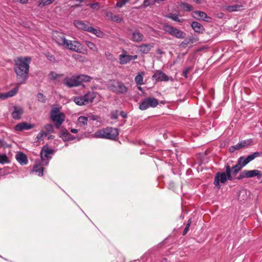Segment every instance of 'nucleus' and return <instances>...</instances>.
I'll list each match as a JSON object with an SVG mask.
<instances>
[{
  "mask_svg": "<svg viewBox=\"0 0 262 262\" xmlns=\"http://www.w3.org/2000/svg\"><path fill=\"white\" fill-rule=\"evenodd\" d=\"M31 60L29 57H18L15 60L14 71L20 84L25 83L28 78Z\"/></svg>",
  "mask_w": 262,
  "mask_h": 262,
  "instance_id": "1",
  "label": "nucleus"
},
{
  "mask_svg": "<svg viewBox=\"0 0 262 262\" xmlns=\"http://www.w3.org/2000/svg\"><path fill=\"white\" fill-rule=\"evenodd\" d=\"M232 180L233 178L231 176V167L229 165H227L226 166V173L218 172L214 178V185L217 188L221 187L220 183H224L226 182L227 180Z\"/></svg>",
  "mask_w": 262,
  "mask_h": 262,
  "instance_id": "2",
  "label": "nucleus"
},
{
  "mask_svg": "<svg viewBox=\"0 0 262 262\" xmlns=\"http://www.w3.org/2000/svg\"><path fill=\"white\" fill-rule=\"evenodd\" d=\"M50 117L57 128H59L64 121L65 115L58 107L54 106L50 112Z\"/></svg>",
  "mask_w": 262,
  "mask_h": 262,
  "instance_id": "3",
  "label": "nucleus"
},
{
  "mask_svg": "<svg viewBox=\"0 0 262 262\" xmlns=\"http://www.w3.org/2000/svg\"><path fill=\"white\" fill-rule=\"evenodd\" d=\"M108 87L111 91L117 93L123 94L127 90L122 82L115 80H110L108 83Z\"/></svg>",
  "mask_w": 262,
  "mask_h": 262,
  "instance_id": "4",
  "label": "nucleus"
},
{
  "mask_svg": "<svg viewBox=\"0 0 262 262\" xmlns=\"http://www.w3.org/2000/svg\"><path fill=\"white\" fill-rule=\"evenodd\" d=\"M158 104V100L154 98H146L141 101L139 105V109L143 111L149 107H155Z\"/></svg>",
  "mask_w": 262,
  "mask_h": 262,
  "instance_id": "5",
  "label": "nucleus"
},
{
  "mask_svg": "<svg viewBox=\"0 0 262 262\" xmlns=\"http://www.w3.org/2000/svg\"><path fill=\"white\" fill-rule=\"evenodd\" d=\"M254 177H257V179H260L261 177V171L257 169L251 170H245L239 174L237 179L241 180L245 178H250Z\"/></svg>",
  "mask_w": 262,
  "mask_h": 262,
  "instance_id": "6",
  "label": "nucleus"
},
{
  "mask_svg": "<svg viewBox=\"0 0 262 262\" xmlns=\"http://www.w3.org/2000/svg\"><path fill=\"white\" fill-rule=\"evenodd\" d=\"M53 154V149L49 148L47 146H44L40 152L41 162L45 163V165H47L49 160L51 158V156Z\"/></svg>",
  "mask_w": 262,
  "mask_h": 262,
  "instance_id": "7",
  "label": "nucleus"
},
{
  "mask_svg": "<svg viewBox=\"0 0 262 262\" xmlns=\"http://www.w3.org/2000/svg\"><path fill=\"white\" fill-rule=\"evenodd\" d=\"M165 32H167L178 38H184L185 35V33L183 31L170 26L166 25H165Z\"/></svg>",
  "mask_w": 262,
  "mask_h": 262,
  "instance_id": "8",
  "label": "nucleus"
},
{
  "mask_svg": "<svg viewBox=\"0 0 262 262\" xmlns=\"http://www.w3.org/2000/svg\"><path fill=\"white\" fill-rule=\"evenodd\" d=\"M64 47L78 53H81L82 48L81 44L77 41L67 40Z\"/></svg>",
  "mask_w": 262,
  "mask_h": 262,
  "instance_id": "9",
  "label": "nucleus"
},
{
  "mask_svg": "<svg viewBox=\"0 0 262 262\" xmlns=\"http://www.w3.org/2000/svg\"><path fill=\"white\" fill-rule=\"evenodd\" d=\"M137 55H129L127 54L126 51H123L122 53L119 55V59L120 63L121 64H126L132 60L137 59Z\"/></svg>",
  "mask_w": 262,
  "mask_h": 262,
  "instance_id": "10",
  "label": "nucleus"
},
{
  "mask_svg": "<svg viewBox=\"0 0 262 262\" xmlns=\"http://www.w3.org/2000/svg\"><path fill=\"white\" fill-rule=\"evenodd\" d=\"M252 140L251 139H248L247 140H242L239 143L235 145V146H231L229 148L230 152H232L235 150H238L242 148H244L252 144Z\"/></svg>",
  "mask_w": 262,
  "mask_h": 262,
  "instance_id": "11",
  "label": "nucleus"
},
{
  "mask_svg": "<svg viewBox=\"0 0 262 262\" xmlns=\"http://www.w3.org/2000/svg\"><path fill=\"white\" fill-rule=\"evenodd\" d=\"M84 97L87 104L93 102L95 99L96 101H99L100 99L99 95L95 92H90L84 95Z\"/></svg>",
  "mask_w": 262,
  "mask_h": 262,
  "instance_id": "12",
  "label": "nucleus"
},
{
  "mask_svg": "<svg viewBox=\"0 0 262 262\" xmlns=\"http://www.w3.org/2000/svg\"><path fill=\"white\" fill-rule=\"evenodd\" d=\"M118 130L117 128L112 127H106V139L111 140L115 139L118 137Z\"/></svg>",
  "mask_w": 262,
  "mask_h": 262,
  "instance_id": "13",
  "label": "nucleus"
},
{
  "mask_svg": "<svg viewBox=\"0 0 262 262\" xmlns=\"http://www.w3.org/2000/svg\"><path fill=\"white\" fill-rule=\"evenodd\" d=\"M53 38L57 43L63 47L66 44V42L67 41V39H66L63 35L58 32H55L54 33Z\"/></svg>",
  "mask_w": 262,
  "mask_h": 262,
  "instance_id": "14",
  "label": "nucleus"
},
{
  "mask_svg": "<svg viewBox=\"0 0 262 262\" xmlns=\"http://www.w3.org/2000/svg\"><path fill=\"white\" fill-rule=\"evenodd\" d=\"M33 127V125L29 124L26 122H23L17 124L15 126V130L17 132H21L23 130H28L31 129Z\"/></svg>",
  "mask_w": 262,
  "mask_h": 262,
  "instance_id": "15",
  "label": "nucleus"
},
{
  "mask_svg": "<svg viewBox=\"0 0 262 262\" xmlns=\"http://www.w3.org/2000/svg\"><path fill=\"white\" fill-rule=\"evenodd\" d=\"M24 113L23 109L19 106H15L12 112V117L14 119H19Z\"/></svg>",
  "mask_w": 262,
  "mask_h": 262,
  "instance_id": "16",
  "label": "nucleus"
},
{
  "mask_svg": "<svg viewBox=\"0 0 262 262\" xmlns=\"http://www.w3.org/2000/svg\"><path fill=\"white\" fill-rule=\"evenodd\" d=\"M76 81V77H66L63 80V83L69 88L77 86L78 82Z\"/></svg>",
  "mask_w": 262,
  "mask_h": 262,
  "instance_id": "17",
  "label": "nucleus"
},
{
  "mask_svg": "<svg viewBox=\"0 0 262 262\" xmlns=\"http://www.w3.org/2000/svg\"><path fill=\"white\" fill-rule=\"evenodd\" d=\"M16 159L18 162L22 165H26L28 162L27 157L22 152L17 153L16 155Z\"/></svg>",
  "mask_w": 262,
  "mask_h": 262,
  "instance_id": "18",
  "label": "nucleus"
},
{
  "mask_svg": "<svg viewBox=\"0 0 262 262\" xmlns=\"http://www.w3.org/2000/svg\"><path fill=\"white\" fill-rule=\"evenodd\" d=\"M43 165H46L45 163H43L40 162H36L35 165L33 167V172H35L39 176H42L43 175Z\"/></svg>",
  "mask_w": 262,
  "mask_h": 262,
  "instance_id": "19",
  "label": "nucleus"
},
{
  "mask_svg": "<svg viewBox=\"0 0 262 262\" xmlns=\"http://www.w3.org/2000/svg\"><path fill=\"white\" fill-rule=\"evenodd\" d=\"M18 87H16L13 90L9 91L7 93L1 94L0 93V99H5L9 97H11L14 96L18 92Z\"/></svg>",
  "mask_w": 262,
  "mask_h": 262,
  "instance_id": "20",
  "label": "nucleus"
},
{
  "mask_svg": "<svg viewBox=\"0 0 262 262\" xmlns=\"http://www.w3.org/2000/svg\"><path fill=\"white\" fill-rule=\"evenodd\" d=\"M76 77V81L78 82L77 86L80 85L83 82H89L91 80V78L86 75H80Z\"/></svg>",
  "mask_w": 262,
  "mask_h": 262,
  "instance_id": "21",
  "label": "nucleus"
},
{
  "mask_svg": "<svg viewBox=\"0 0 262 262\" xmlns=\"http://www.w3.org/2000/svg\"><path fill=\"white\" fill-rule=\"evenodd\" d=\"M74 25L76 28L79 29L86 30L88 31H89V29L90 28V27H89L86 24L80 20H75L74 21Z\"/></svg>",
  "mask_w": 262,
  "mask_h": 262,
  "instance_id": "22",
  "label": "nucleus"
},
{
  "mask_svg": "<svg viewBox=\"0 0 262 262\" xmlns=\"http://www.w3.org/2000/svg\"><path fill=\"white\" fill-rule=\"evenodd\" d=\"M106 128L96 131L92 136L96 138L106 139Z\"/></svg>",
  "mask_w": 262,
  "mask_h": 262,
  "instance_id": "23",
  "label": "nucleus"
},
{
  "mask_svg": "<svg viewBox=\"0 0 262 262\" xmlns=\"http://www.w3.org/2000/svg\"><path fill=\"white\" fill-rule=\"evenodd\" d=\"M243 6L241 5L235 4L231 6H228L226 7L225 9L228 12H233L239 11L243 9Z\"/></svg>",
  "mask_w": 262,
  "mask_h": 262,
  "instance_id": "24",
  "label": "nucleus"
},
{
  "mask_svg": "<svg viewBox=\"0 0 262 262\" xmlns=\"http://www.w3.org/2000/svg\"><path fill=\"white\" fill-rule=\"evenodd\" d=\"M152 46L150 44H143L139 47L140 52L147 54L149 52Z\"/></svg>",
  "mask_w": 262,
  "mask_h": 262,
  "instance_id": "25",
  "label": "nucleus"
},
{
  "mask_svg": "<svg viewBox=\"0 0 262 262\" xmlns=\"http://www.w3.org/2000/svg\"><path fill=\"white\" fill-rule=\"evenodd\" d=\"M194 14L195 15V17L198 19L208 21L207 20V18H208L207 15L204 12L196 11L194 12Z\"/></svg>",
  "mask_w": 262,
  "mask_h": 262,
  "instance_id": "26",
  "label": "nucleus"
},
{
  "mask_svg": "<svg viewBox=\"0 0 262 262\" xmlns=\"http://www.w3.org/2000/svg\"><path fill=\"white\" fill-rule=\"evenodd\" d=\"M74 101L75 102L76 104L78 105H83L87 104L84 96L75 97L74 98Z\"/></svg>",
  "mask_w": 262,
  "mask_h": 262,
  "instance_id": "27",
  "label": "nucleus"
},
{
  "mask_svg": "<svg viewBox=\"0 0 262 262\" xmlns=\"http://www.w3.org/2000/svg\"><path fill=\"white\" fill-rule=\"evenodd\" d=\"M191 27L196 32H202L204 30L203 26L196 21L193 22L191 24Z\"/></svg>",
  "mask_w": 262,
  "mask_h": 262,
  "instance_id": "28",
  "label": "nucleus"
},
{
  "mask_svg": "<svg viewBox=\"0 0 262 262\" xmlns=\"http://www.w3.org/2000/svg\"><path fill=\"white\" fill-rule=\"evenodd\" d=\"M143 38V35L138 31L134 32L132 36V39L134 41H140Z\"/></svg>",
  "mask_w": 262,
  "mask_h": 262,
  "instance_id": "29",
  "label": "nucleus"
},
{
  "mask_svg": "<svg viewBox=\"0 0 262 262\" xmlns=\"http://www.w3.org/2000/svg\"><path fill=\"white\" fill-rule=\"evenodd\" d=\"M135 81L137 84L142 85L143 84V73H139L138 74L135 78Z\"/></svg>",
  "mask_w": 262,
  "mask_h": 262,
  "instance_id": "30",
  "label": "nucleus"
},
{
  "mask_svg": "<svg viewBox=\"0 0 262 262\" xmlns=\"http://www.w3.org/2000/svg\"><path fill=\"white\" fill-rule=\"evenodd\" d=\"M48 136V133L45 130H41L36 136L35 140L36 142L43 140Z\"/></svg>",
  "mask_w": 262,
  "mask_h": 262,
  "instance_id": "31",
  "label": "nucleus"
},
{
  "mask_svg": "<svg viewBox=\"0 0 262 262\" xmlns=\"http://www.w3.org/2000/svg\"><path fill=\"white\" fill-rule=\"evenodd\" d=\"M88 117L85 116H80L78 119V123L80 125H86L88 123Z\"/></svg>",
  "mask_w": 262,
  "mask_h": 262,
  "instance_id": "32",
  "label": "nucleus"
},
{
  "mask_svg": "<svg viewBox=\"0 0 262 262\" xmlns=\"http://www.w3.org/2000/svg\"><path fill=\"white\" fill-rule=\"evenodd\" d=\"M10 162L8 157L5 154H0V163L5 164Z\"/></svg>",
  "mask_w": 262,
  "mask_h": 262,
  "instance_id": "33",
  "label": "nucleus"
},
{
  "mask_svg": "<svg viewBox=\"0 0 262 262\" xmlns=\"http://www.w3.org/2000/svg\"><path fill=\"white\" fill-rule=\"evenodd\" d=\"M242 168V167L237 163L236 165L231 168V174L236 175Z\"/></svg>",
  "mask_w": 262,
  "mask_h": 262,
  "instance_id": "34",
  "label": "nucleus"
},
{
  "mask_svg": "<svg viewBox=\"0 0 262 262\" xmlns=\"http://www.w3.org/2000/svg\"><path fill=\"white\" fill-rule=\"evenodd\" d=\"M260 156V153L259 152H255L253 154L249 155L247 158L246 160L248 163H249L250 161L254 160L255 158L259 157Z\"/></svg>",
  "mask_w": 262,
  "mask_h": 262,
  "instance_id": "35",
  "label": "nucleus"
},
{
  "mask_svg": "<svg viewBox=\"0 0 262 262\" xmlns=\"http://www.w3.org/2000/svg\"><path fill=\"white\" fill-rule=\"evenodd\" d=\"M237 163L238 164V165H239L243 168L246 165H247L248 163L246 160V157H241L238 159Z\"/></svg>",
  "mask_w": 262,
  "mask_h": 262,
  "instance_id": "36",
  "label": "nucleus"
},
{
  "mask_svg": "<svg viewBox=\"0 0 262 262\" xmlns=\"http://www.w3.org/2000/svg\"><path fill=\"white\" fill-rule=\"evenodd\" d=\"M55 0H39V6H45L52 4Z\"/></svg>",
  "mask_w": 262,
  "mask_h": 262,
  "instance_id": "37",
  "label": "nucleus"
},
{
  "mask_svg": "<svg viewBox=\"0 0 262 262\" xmlns=\"http://www.w3.org/2000/svg\"><path fill=\"white\" fill-rule=\"evenodd\" d=\"M85 44L88 47V48L92 51L94 52L97 51V48L93 42L89 41H86Z\"/></svg>",
  "mask_w": 262,
  "mask_h": 262,
  "instance_id": "38",
  "label": "nucleus"
},
{
  "mask_svg": "<svg viewBox=\"0 0 262 262\" xmlns=\"http://www.w3.org/2000/svg\"><path fill=\"white\" fill-rule=\"evenodd\" d=\"M89 32L93 33L95 35H96L97 37H101L102 35V33L101 31H100L99 30H97L95 29H94L93 28L90 27V28L89 29Z\"/></svg>",
  "mask_w": 262,
  "mask_h": 262,
  "instance_id": "39",
  "label": "nucleus"
},
{
  "mask_svg": "<svg viewBox=\"0 0 262 262\" xmlns=\"http://www.w3.org/2000/svg\"><path fill=\"white\" fill-rule=\"evenodd\" d=\"M43 129L46 133H48V135L50 133H53L54 131L53 126L52 124H48L46 125Z\"/></svg>",
  "mask_w": 262,
  "mask_h": 262,
  "instance_id": "40",
  "label": "nucleus"
},
{
  "mask_svg": "<svg viewBox=\"0 0 262 262\" xmlns=\"http://www.w3.org/2000/svg\"><path fill=\"white\" fill-rule=\"evenodd\" d=\"M182 8L183 10L187 11H190L193 9L192 6L187 3H183L182 5Z\"/></svg>",
  "mask_w": 262,
  "mask_h": 262,
  "instance_id": "41",
  "label": "nucleus"
},
{
  "mask_svg": "<svg viewBox=\"0 0 262 262\" xmlns=\"http://www.w3.org/2000/svg\"><path fill=\"white\" fill-rule=\"evenodd\" d=\"M153 77L157 80L162 81L164 78V74L162 72L156 73L154 74Z\"/></svg>",
  "mask_w": 262,
  "mask_h": 262,
  "instance_id": "42",
  "label": "nucleus"
},
{
  "mask_svg": "<svg viewBox=\"0 0 262 262\" xmlns=\"http://www.w3.org/2000/svg\"><path fill=\"white\" fill-rule=\"evenodd\" d=\"M166 16L171 18L174 21L181 22V20L179 18L178 15L176 14H170V15H166Z\"/></svg>",
  "mask_w": 262,
  "mask_h": 262,
  "instance_id": "43",
  "label": "nucleus"
},
{
  "mask_svg": "<svg viewBox=\"0 0 262 262\" xmlns=\"http://www.w3.org/2000/svg\"><path fill=\"white\" fill-rule=\"evenodd\" d=\"M191 223V220L189 219L188 221V223L183 231V235H185L188 231Z\"/></svg>",
  "mask_w": 262,
  "mask_h": 262,
  "instance_id": "44",
  "label": "nucleus"
},
{
  "mask_svg": "<svg viewBox=\"0 0 262 262\" xmlns=\"http://www.w3.org/2000/svg\"><path fill=\"white\" fill-rule=\"evenodd\" d=\"M129 0H121L120 2H117L116 6L120 8L122 7L124 5H125L126 3H127Z\"/></svg>",
  "mask_w": 262,
  "mask_h": 262,
  "instance_id": "45",
  "label": "nucleus"
},
{
  "mask_svg": "<svg viewBox=\"0 0 262 262\" xmlns=\"http://www.w3.org/2000/svg\"><path fill=\"white\" fill-rule=\"evenodd\" d=\"M105 55L108 59H110L111 60H113L114 59V58L113 55L108 52H106L105 53Z\"/></svg>",
  "mask_w": 262,
  "mask_h": 262,
  "instance_id": "46",
  "label": "nucleus"
},
{
  "mask_svg": "<svg viewBox=\"0 0 262 262\" xmlns=\"http://www.w3.org/2000/svg\"><path fill=\"white\" fill-rule=\"evenodd\" d=\"M49 76L51 79H55L57 78V77L59 76V75L57 73L53 72L50 73Z\"/></svg>",
  "mask_w": 262,
  "mask_h": 262,
  "instance_id": "47",
  "label": "nucleus"
},
{
  "mask_svg": "<svg viewBox=\"0 0 262 262\" xmlns=\"http://www.w3.org/2000/svg\"><path fill=\"white\" fill-rule=\"evenodd\" d=\"M90 7L94 9H98L99 8V3H95L90 4Z\"/></svg>",
  "mask_w": 262,
  "mask_h": 262,
  "instance_id": "48",
  "label": "nucleus"
},
{
  "mask_svg": "<svg viewBox=\"0 0 262 262\" xmlns=\"http://www.w3.org/2000/svg\"><path fill=\"white\" fill-rule=\"evenodd\" d=\"M37 98H38V100L40 101L43 102L45 100L44 96H43V94H42L41 93H39L37 94Z\"/></svg>",
  "mask_w": 262,
  "mask_h": 262,
  "instance_id": "49",
  "label": "nucleus"
},
{
  "mask_svg": "<svg viewBox=\"0 0 262 262\" xmlns=\"http://www.w3.org/2000/svg\"><path fill=\"white\" fill-rule=\"evenodd\" d=\"M14 3H20L21 4H26L28 0H12Z\"/></svg>",
  "mask_w": 262,
  "mask_h": 262,
  "instance_id": "50",
  "label": "nucleus"
},
{
  "mask_svg": "<svg viewBox=\"0 0 262 262\" xmlns=\"http://www.w3.org/2000/svg\"><path fill=\"white\" fill-rule=\"evenodd\" d=\"M111 117L112 119H117L118 118V112H116L112 113Z\"/></svg>",
  "mask_w": 262,
  "mask_h": 262,
  "instance_id": "51",
  "label": "nucleus"
},
{
  "mask_svg": "<svg viewBox=\"0 0 262 262\" xmlns=\"http://www.w3.org/2000/svg\"><path fill=\"white\" fill-rule=\"evenodd\" d=\"M73 57H74V58H75L76 60H80L82 57L81 55L78 54H74Z\"/></svg>",
  "mask_w": 262,
  "mask_h": 262,
  "instance_id": "52",
  "label": "nucleus"
},
{
  "mask_svg": "<svg viewBox=\"0 0 262 262\" xmlns=\"http://www.w3.org/2000/svg\"><path fill=\"white\" fill-rule=\"evenodd\" d=\"M189 72V69H186V70H185L183 73V76L185 77V78H187V73H188Z\"/></svg>",
  "mask_w": 262,
  "mask_h": 262,
  "instance_id": "53",
  "label": "nucleus"
},
{
  "mask_svg": "<svg viewBox=\"0 0 262 262\" xmlns=\"http://www.w3.org/2000/svg\"><path fill=\"white\" fill-rule=\"evenodd\" d=\"M120 115L121 117H122L123 118H125L127 117V114L124 112H120Z\"/></svg>",
  "mask_w": 262,
  "mask_h": 262,
  "instance_id": "54",
  "label": "nucleus"
},
{
  "mask_svg": "<svg viewBox=\"0 0 262 262\" xmlns=\"http://www.w3.org/2000/svg\"><path fill=\"white\" fill-rule=\"evenodd\" d=\"M71 131L73 133H77L78 132V130L74 128H72Z\"/></svg>",
  "mask_w": 262,
  "mask_h": 262,
  "instance_id": "55",
  "label": "nucleus"
},
{
  "mask_svg": "<svg viewBox=\"0 0 262 262\" xmlns=\"http://www.w3.org/2000/svg\"><path fill=\"white\" fill-rule=\"evenodd\" d=\"M97 116H94V115H93V116H92L91 117V119L92 120H96V119H97Z\"/></svg>",
  "mask_w": 262,
  "mask_h": 262,
  "instance_id": "56",
  "label": "nucleus"
},
{
  "mask_svg": "<svg viewBox=\"0 0 262 262\" xmlns=\"http://www.w3.org/2000/svg\"><path fill=\"white\" fill-rule=\"evenodd\" d=\"M109 14H110V16L111 17V18L113 19V20H114V18H113V17L112 16L113 15V14L112 13H108V14H107V16H109Z\"/></svg>",
  "mask_w": 262,
  "mask_h": 262,
  "instance_id": "57",
  "label": "nucleus"
},
{
  "mask_svg": "<svg viewBox=\"0 0 262 262\" xmlns=\"http://www.w3.org/2000/svg\"><path fill=\"white\" fill-rule=\"evenodd\" d=\"M164 78H165V81H167L168 80V77L166 75H165Z\"/></svg>",
  "mask_w": 262,
  "mask_h": 262,
  "instance_id": "58",
  "label": "nucleus"
},
{
  "mask_svg": "<svg viewBox=\"0 0 262 262\" xmlns=\"http://www.w3.org/2000/svg\"><path fill=\"white\" fill-rule=\"evenodd\" d=\"M193 1H194V2H195L196 3H200V0H193Z\"/></svg>",
  "mask_w": 262,
  "mask_h": 262,
  "instance_id": "59",
  "label": "nucleus"
},
{
  "mask_svg": "<svg viewBox=\"0 0 262 262\" xmlns=\"http://www.w3.org/2000/svg\"><path fill=\"white\" fill-rule=\"evenodd\" d=\"M64 134H66V136H70V134H69V133H64Z\"/></svg>",
  "mask_w": 262,
  "mask_h": 262,
  "instance_id": "60",
  "label": "nucleus"
},
{
  "mask_svg": "<svg viewBox=\"0 0 262 262\" xmlns=\"http://www.w3.org/2000/svg\"><path fill=\"white\" fill-rule=\"evenodd\" d=\"M138 88H139V89L140 90H142V89H141V87H139Z\"/></svg>",
  "mask_w": 262,
  "mask_h": 262,
  "instance_id": "61",
  "label": "nucleus"
}]
</instances>
